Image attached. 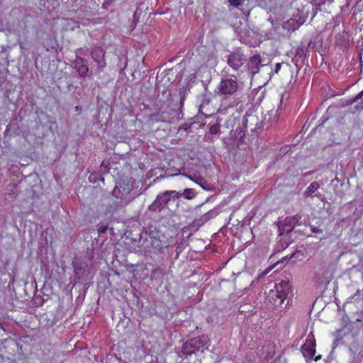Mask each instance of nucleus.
<instances>
[{
	"instance_id": "nucleus-28",
	"label": "nucleus",
	"mask_w": 363,
	"mask_h": 363,
	"mask_svg": "<svg viewBox=\"0 0 363 363\" xmlns=\"http://www.w3.org/2000/svg\"><path fill=\"white\" fill-rule=\"evenodd\" d=\"M268 272H269L268 270H267V271H266L264 273H263V275L267 274L268 273Z\"/></svg>"
},
{
	"instance_id": "nucleus-7",
	"label": "nucleus",
	"mask_w": 363,
	"mask_h": 363,
	"mask_svg": "<svg viewBox=\"0 0 363 363\" xmlns=\"http://www.w3.org/2000/svg\"><path fill=\"white\" fill-rule=\"evenodd\" d=\"M303 356L306 360L311 359L315 353V342L313 340L307 339L301 349Z\"/></svg>"
},
{
	"instance_id": "nucleus-1",
	"label": "nucleus",
	"mask_w": 363,
	"mask_h": 363,
	"mask_svg": "<svg viewBox=\"0 0 363 363\" xmlns=\"http://www.w3.org/2000/svg\"><path fill=\"white\" fill-rule=\"evenodd\" d=\"M291 289V284L289 280H281L277 283L274 288L267 293V300L275 308H283L284 301Z\"/></svg>"
},
{
	"instance_id": "nucleus-29",
	"label": "nucleus",
	"mask_w": 363,
	"mask_h": 363,
	"mask_svg": "<svg viewBox=\"0 0 363 363\" xmlns=\"http://www.w3.org/2000/svg\"><path fill=\"white\" fill-rule=\"evenodd\" d=\"M130 191V189L128 188V190H127V192L129 193Z\"/></svg>"
},
{
	"instance_id": "nucleus-18",
	"label": "nucleus",
	"mask_w": 363,
	"mask_h": 363,
	"mask_svg": "<svg viewBox=\"0 0 363 363\" xmlns=\"http://www.w3.org/2000/svg\"><path fill=\"white\" fill-rule=\"evenodd\" d=\"M218 130H219V126L218 125H212L210 128V133L211 134H217L218 133Z\"/></svg>"
},
{
	"instance_id": "nucleus-25",
	"label": "nucleus",
	"mask_w": 363,
	"mask_h": 363,
	"mask_svg": "<svg viewBox=\"0 0 363 363\" xmlns=\"http://www.w3.org/2000/svg\"><path fill=\"white\" fill-rule=\"evenodd\" d=\"M82 267L79 266V268L77 269V267H75V269H76V271H78L79 270V274H80V269H81Z\"/></svg>"
},
{
	"instance_id": "nucleus-27",
	"label": "nucleus",
	"mask_w": 363,
	"mask_h": 363,
	"mask_svg": "<svg viewBox=\"0 0 363 363\" xmlns=\"http://www.w3.org/2000/svg\"><path fill=\"white\" fill-rule=\"evenodd\" d=\"M82 267L79 266V268L77 269V267H75V269H76V271H78L79 270V274H80V269H81Z\"/></svg>"
},
{
	"instance_id": "nucleus-14",
	"label": "nucleus",
	"mask_w": 363,
	"mask_h": 363,
	"mask_svg": "<svg viewBox=\"0 0 363 363\" xmlns=\"http://www.w3.org/2000/svg\"><path fill=\"white\" fill-rule=\"evenodd\" d=\"M230 109L233 110V108L232 106L225 107V106H224L223 104H221V107L219 108V110L218 111V114L219 115L218 116V122H220L223 120L222 118H220V116L222 115H225V114L228 113Z\"/></svg>"
},
{
	"instance_id": "nucleus-13",
	"label": "nucleus",
	"mask_w": 363,
	"mask_h": 363,
	"mask_svg": "<svg viewBox=\"0 0 363 363\" xmlns=\"http://www.w3.org/2000/svg\"><path fill=\"white\" fill-rule=\"evenodd\" d=\"M84 62V60L80 59L79 62H76L75 65L78 74L82 77H86L89 71L88 66L85 65Z\"/></svg>"
},
{
	"instance_id": "nucleus-11",
	"label": "nucleus",
	"mask_w": 363,
	"mask_h": 363,
	"mask_svg": "<svg viewBox=\"0 0 363 363\" xmlns=\"http://www.w3.org/2000/svg\"><path fill=\"white\" fill-rule=\"evenodd\" d=\"M261 63V57L259 55H253L251 57L250 62L249 64V69L251 70L252 74H255L258 71L259 65Z\"/></svg>"
},
{
	"instance_id": "nucleus-22",
	"label": "nucleus",
	"mask_w": 363,
	"mask_h": 363,
	"mask_svg": "<svg viewBox=\"0 0 363 363\" xmlns=\"http://www.w3.org/2000/svg\"><path fill=\"white\" fill-rule=\"evenodd\" d=\"M280 67H281V65L280 64H277L276 65V68H275V72H279V69H280Z\"/></svg>"
},
{
	"instance_id": "nucleus-23",
	"label": "nucleus",
	"mask_w": 363,
	"mask_h": 363,
	"mask_svg": "<svg viewBox=\"0 0 363 363\" xmlns=\"http://www.w3.org/2000/svg\"><path fill=\"white\" fill-rule=\"evenodd\" d=\"M321 355H318L315 357L314 360L317 362L318 360L320 359Z\"/></svg>"
},
{
	"instance_id": "nucleus-6",
	"label": "nucleus",
	"mask_w": 363,
	"mask_h": 363,
	"mask_svg": "<svg viewBox=\"0 0 363 363\" xmlns=\"http://www.w3.org/2000/svg\"><path fill=\"white\" fill-rule=\"evenodd\" d=\"M91 57L97 65L98 69L102 71L106 63L104 60L105 52L101 48L96 47L91 51Z\"/></svg>"
},
{
	"instance_id": "nucleus-15",
	"label": "nucleus",
	"mask_w": 363,
	"mask_h": 363,
	"mask_svg": "<svg viewBox=\"0 0 363 363\" xmlns=\"http://www.w3.org/2000/svg\"><path fill=\"white\" fill-rule=\"evenodd\" d=\"M184 197L186 199H191L195 196V191L193 189H186L183 193Z\"/></svg>"
},
{
	"instance_id": "nucleus-4",
	"label": "nucleus",
	"mask_w": 363,
	"mask_h": 363,
	"mask_svg": "<svg viewBox=\"0 0 363 363\" xmlns=\"http://www.w3.org/2000/svg\"><path fill=\"white\" fill-rule=\"evenodd\" d=\"M301 216L298 214L286 217L282 222L279 224V230L280 235L289 233L294 229L296 224L300 220Z\"/></svg>"
},
{
	"instance_id": "nucleus-17",
	"label": "nucleus",
	"mask_w": 363,
	"mask_h": 363,
	"mask_svg": "<svg viewBox=\"0 0 363 363\" xmlns=\"http://www.w3.org/2000/svg\"><path fill=\"white\" fill-rule=\"evenodd\" d=\"M217 215V212L215 210L208 211L204 216L205 218L208 219L215 217Z\"/></svg>"
},
{
	"instance_id": "nucleus-20",
	"label": "nucleus",
	"mask_w": 363,
	"mask_h": 363,
	"mask_svg": "<svg viewBox=\"0 0 363 363\" xmlns=\"http://www.w3.org/2000/svg\"><path fill=\"white\" fill-rule=\"evenodd\" d=\"M158 273L162 274V270L160 268H155V269H152V274L153 276H156V274Z\"/></svg>"
},
{
	"instance_id": "nucleus-16",
	"label": "nucleus",
	"mask_w": 363,
	"mask_h": 363,
	"mask_svg": "<svg viewBox=\"0 0 363 363\" xmlns=\"http://www.w3.org/2000/svg\"><path fill=\"white\" fill-rule=\"evenodd\" d=\"M164 194V195L167 196L169 201H170L171 198H177L179 195L177 191H167Z\"/></svg>"
},
{
	"instance_id": "nucleus-24",
	"label": "nucleus",
	"mask_w": 363,
	"mask_h": 363,
	"mask_svg": "<svg viewBox=\"0 0 363 363\" xmlns=\"http://www.w3.org/2000/svg\"><path fill=\"white\" fill-rule=\"evenodd\" d=\"M363 95V91H361L357 96V99H359L362 97V96Z\"/></svg>"
},
{
	"instance_id": "nucleus-12",
	"label": "nucleus",
	"mask_w": 363,
	"mask_h": 363,
	"mask_svg": "<svg viewBox=\"0 0 363 363\" xmlns=\"http://www.w3.org/2000/svg\"><path fill=\"white\" fill-rule=\"evenodd\" d=\"M319 187L320 186L318 182H312L305 191L304 196L307 198L317 196L316 192L318 191Z\"/></svg>"
},
{
	"instance_id": "nucleus-10",
	"label": "nucleus",
	"mask_w": 363,
	"mask_h": 363,
	"mask_svg": "<svg viewBox=\"0 0 363 363\" xmlns=\"http://www.w3.org/2000/svg\"><path fill=\"white\" fill-rule=\"evenodd\" d=\"M56 23L62 26L65 30H73L79 28V23L72 19L57 18Z\"/></svg>"
},
{
	"instance_id": "nucleus-19",
	"label": "nucleus",
	"mask_w": 363,
	"mask_h": 363,
	"mask_svg": "<svg viewBox=\"0 0 363 363\" xmlns=\"http://www.w3.org/2000/svg\"><path fill=\"white\" fill-rule=\"evenodd\" d=\"M231 5L238 6L240 4L241 0H229Z\"/></svg>"
},
{
	"instance_id": "nucleus-26",
	"label": "nucleus",
	"mask_w": 363,
	"mask_h": 363,
	"mask_svg": "<svg viewBox=\"0 0 363 363\" xmlns=\"http://www.w3.org/2000/svg\"><path fill=\"white\" fill-rule=\"evenodd\" d=\"M82 267L79 266V268L77 269V267H75V269H76V271H78L79 270V274H80V269H81Z\"/></svg>"
},
{
	"instance_id": "nucleus-9",
	"label": "nucleus",
	"mask_w": 363,
	"mask_h": 363,
	"mask_svg": "<svg viewBox=\"0 0 363 363\" xmlns=\"http://www.w3.org/2000/svg\"><path fill=\"white\" fill-rule=\"evenodd\" d=\"M169 199L164 194L158 195L152 204L150 205L149 209L152 211H161L164 206L168 203Z\"/></svg>"
},
{
	"instance_id": "nucleus-8",
	"label": "nucleus",
	"mask_w": 363,
	"mask_h": 363,
	"mask_svg": "<svg viewBox=\"0 0 363 363\" xmlns=\"http://www.w3.org/2000/svg\"><path fill=\"white\" fill-rule=\"evenodd\" d=\"M305 21L303 17L299 15L294 16L283 24V28L289 31H294L298 28Z\"/></svg>"
},
{
	"instance_id": "nucleus-21",
	"label": "nucleus",
	"mask_w": 363,
	"mask_h": 363,
	"mask_svg": "<svg viewBox=\"0 0 363 363\" xmlns=\"http://www.w3.org/2000/svg\"><path fill=\"white\" fill-rule=\"evenodd\" d=\"M284 96V94H282V95H281V96H280V101H279V108H278V111L281 109V105H282V104H283Z\"/></svg>"
},
{
	"instance_id": "nucleus-5",
	"label": "nucleus",
	"mask_w": 363,
	"mask_h": 363,
	"mask_svg": "<svg viewBox=\"0 0 363 363\" xmlns=\"http://www.w3.org/2000/svg\"><path fill=\"white\" fill-rule=\"evenodd\" d=\"M227 63L234 70H238L246 62V57L240 52L230 53L227 56Z\"/></svg>"
},
{
	"instance_id": "nucleus-2",
	"label": "nucleus",
	"mask_w": 363,
	"mask_h": 363,
	"mask_svg": "<svg viewBox=\"0 0 363 363\" xmlns=\"http://www.w3.org/2000/svg\"><path fill=\"white\" fill-rule=\"evenodd\" d=\"M164 239V235L161 233L155 230L151 231L148 237L143 241L142 247L147 253H162L164 249L169 246V243Z\"/></svg>"
},
{
	"instance_id": "nucleus-3",
	"label": "nucleus",
	"mask_w": 363,
	"mask_h": 363,
	"mask_svg": "<svg viewBox=\"0 0 363 363\" xmlns=\"http://www.w3.org/2000/svg\"><path fill=\"white\" fill-rule=\"evenodd\" d=\"M238 89V82L236 77L223 78L216 89L220 95H233Z\"/></svg>"
}]
</instances>
